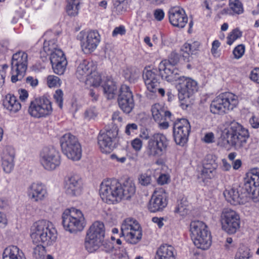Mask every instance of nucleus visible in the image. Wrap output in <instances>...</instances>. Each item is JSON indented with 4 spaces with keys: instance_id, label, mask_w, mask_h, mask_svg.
<instances>
[{
    "instance_id": "f257e3e1",
    "label": "nucleus",
    "mask_w": 259,
    "mask_h": 259,
    "mask_svg": "<svg viewBox=\"0 0 259 259\" xmlns=\"http://www.w3.org/2000/svg\"><path fill=\"white\" fill-rule=\"evenodd\" d=\"M136 193L135 183L127 180L122 183L116 179H107L100 185V196L103 202L116 204L122 200H130Z\"/></svg>"
},
{
    "instance_id": "f03ea898",
    "label": "nucleus",
    "mask_w": 259,
    "mask_h": 259,
    "mask_svg": "<svg viewBox=\"0 0 259 259\" xmlns=\"http://www.w3.org/2000/svg\"><path fill=\"white\" fill-rule=\"evenodd\" d=\"M226 199L231 204H243L249 195L253 199H259V168H250L244 178V188H232L224 192Z\"/></svg>"
},
{
    "instance_id": "7ed1b4c3",
    "label": "nucleus",
    "mask_w": 259,
    "mask_h": 259,
    "mask_svg": "<svg viewBox=\"0 0 259 259\" xmlns=\"http://www.w3.org/2000/svg\"><path fill=\"white\" fill-rule=\"evenodd\" d=\"M30 237L33 243L46 246L53 245L57 238V231L53 224L47 220H39L33 225Z\"/></svg>"
},
{
    "instance_id": "20e7f679",
    "label": "nucleus",
    "mask_w": 259,
    "mask_h": 259,
    "mask_svg": "<svg viewBox=\"0 0 259 259\" xmlns=\"http://www.w3.org/2000/svg\"><path fill=\"white\" fill-rule=\"evenodd\" d=\"M105 236V227L101 221L94 222L86 232L84 241L85 250L90 253L98 252Z\"/></svg>"
},
{
    "instance_id": "39448f33",
    "label": "nucleus",
    "mask_w": 259,
    "mask_h": 259,
    "mask_svg": "<svg viewBox=\"0 0 259 259\" xmlns=\"http://www.w3.org/2000/svg\"><path fill=\"white\" fill-rule=\"evenodd\" d=\"M144 139L148 140L145 153L149 157H159L165 154L169 147L170 141L166 136L155 133L150 137L146 134Z\"/></svg>"
},
{
    "instance_id": "423d86ee",
    "label": "nucleus",
    "mask_w": 259,
    "mask_h": 259,
    "mask_svg": "<svg viewBox=\"0 0 259 259\" xmlns=\"http://www.w3.org/2000/svg\"><path fill=\"white\" fill-rule=\"evenodd\" d=\"M191 236L194 245L198 248L205 250L209 248L212 242L210 231L202 221H194L190 225Z\"/></svg>"
},
{
    "instance_id": "0eeeda50",
    "label": "nucleus",
    "mask_w": 259,
    "mask_h": 259,
    "mask_svg": "<svg viewBox=\"0 0 259 259\" xmlns=\"http://www.w3.org/2000/svg\"><path fill=\"white\" fill-rule=\"evenodd\" d=\"M62 225L70 232L81 231L85 227V219L82 211L74 207L66 209L62 215Z\"/></svg>"
},
{
    "instance_id": "6e6552de",
    "label": "nucleus",
    "mask_w": 259,
    "mask_h": 259,
    "mask_svg": "<svg viewBox=\"0 0 259 259\" xmlns=\"http://www.w3.org/2000/svg\"><path fill=\"white\" fill-rule=\"evenodd\" d=\"M28 67V54L23 51L14 54L11 60V80L13 83L21 80L26 74Z\"/></svg>"
},
{
    "instance_id": "1a4fd4ad",
    "label": "nucleus",
    "mask_w": 259,
    "mask_h": 259,
    "mask_svg": "<svg viewBox=\"0 0 259 259\" xmlns=\"http://www.w3.org/2000/svg\"><path fill=\"white\" fill-rule=\"evenodd\" d=\"M28 112L35 118H46L53 112L52 103L44 96L34 98L30 102Z\"/></svg>"
},
{
    "instance_id": "9d476101",
    "label": "nucleus",
    "mask_w": 259,
    "mask_h": 259,
    "mask_svg": "<svg viewBox=\"0 0 259 259\" xmlns=\"http://www.w3.org/2000/svg\"><path fill=\"white\" fill-rule=\"evenodd\" d=\"M79 41L82 52L86 55L91 54L97 48L101 41V36L96 30H83L76 36Z\"/></svg>"
},
{
    "instance_id": "9b49d317",
    "label": "nucleus",
    "mask_w": 259,
    "mask_h": 259,
    "mask_svg": "<svg viewBox=\"0 0 259 259\" xmlns=\"http://www.w3.org/2000/svg\"><path fill=\"white\" fill-rule=\"evenodd\" d=\"M232 146L239 149L246 145L249 135L248 130L236 122H232L226 133Z\"/></svg>"
},
{
    "instance_id": "f8f14e48",
    "label": "nucleus",
    "mask_w": 259,
    "mask_h": 259,
    "mask_svg": "<svg viewBox=\"0 0 259 259\" xmlns=\"http://www.w3.org/2000/svg\"><path fill=\"white\" fill-rule=\"evenodd\" d=\"M39 161L46 170L52 171L60 166L61 156L59 151L53 146L45 147L40 152Z\"/></svg>"
},
{
    "instance_id": "ddd939ff",
    "label": "nucleus",
    "mask_w": 259,
    "mask_h": 259,
    "mask_svg": "<svg viewBox=\"0 0 259 259\" xmlns=\"http://www.w3.org/2000/svg\"><path fill=\"white\" fill-rule=\"evenodd\" d=\"M198 50V46H196L195 43L190 44L186 42L181 48V54L176 51H172L166 60L175 66L179 64L183 65L189 63L191 60V56L196 54Z\"/></svg>"
},
{
    "instance_id": "4468645a",
    "label": "nucleus",
    "mask_w": 259,
    "mask_h": 259,
    "mask_svg": "<svg viewBox=\"0 0 259 259\" xmlns=\"http://www.w3.org/2000/svg\"><path fill=\"white\" fill-rule=\"evenodd\" d=\"M221 223L223 230L229 234H235L240 227L239 214L230 208H225L221 214Z\"/></svg>"
},
{
    "instance_id": "2eb2a0df",
    "label": "nucleus",
    "mask_w": 259,
    "mask_h": 259,
    "mask_svg": "<svg viewBox=\"0 0 259 259\" xmlns=\"http://www.w3.org/2000/svg\"><path fill=\"white\" fill-rule=\"evenodd\" d=\"M118 135L116 128L101 130L98 136V144L101 152L110 153L115 148V141Z\"/></svg>"
},
{
    "instance_id": "dca6fc26",
    "label": "nucleus",
    "mask_w": 259,
    "mask_h": 259,
    "mask_svg": "<svg viewBox=\"0 0 259 259\" xmlns=\"http://www.w3.org/2000/svg\"><path fill=\"white\" fill-rule=\"evenodd\" d=\"M122 234L132 244L138 243L142 237V229L139 223L131 218L126 219L121 226Z\"/></svg>"
},
{
    "instance_id": "f3484780",
    "label": "nucleus",
    "mask_w": 259,
    "mask_h": 259,
    "mask_svg": "<svg viewBox=\"0 0 259 259\" xmlns=\"http://www.w3.org/2000/svg\"><path fill=\"white\" fill-rule=\"evenodd\" d=\"M191 132V125L188 119L178 118L173 123V136L175 142L184 146L188 141Z\"/></svg>"
},
{
    "instance_id": "a211bd4d",
    "label": "nucleus",
    "mask_w": 259,
    "mask_h": 259,
    "mask_svg": "<svg viewBox=\"0 0 259 259\" xmlns=\"http://www.w3.org/2000/svg\"><path fill=\"white\" fill-rule=\"evenodd\" d=\"M168 194L163 188H157L154 191L150 199L147 208L151 212L162 211L167 206Z\"/></svg>"
},
{
    "instance_id": "6ab92c4d",
    "label": "nucleus",
    "mask_w": 259,
    "mask_h": 259,
    "mask_svg": "<svg viewBox=\"0 0 259 259\" xmlns=\"http://www.w3.org/2000/svg\"><path fill=\"white\" fill-rule=\"evenodd\" d=\"M117 102L120 109L125 113H131L135 107L134 95L131 88L125 84H121L117 97Z\"/></svg>"
},
{
    "instance_id": "aec40b11",
    "label": "nucleus",
    "mask_w": 259,
    "mask_h": 259,
    "mask_svg": "<svg viewBox=\"0 0 259 259\" xmlns=\"http://www.w3.org/2000/svg\"><path fill=\"white\" fill-rule=\"evenodd\" d=\"M152 117L158 124L160 130H166L169 127L168 120H172V114L159 103H156L151 107Z\"/></svg>"
},
{
    "instance_id": "412c9836",
    "label": "nucleus",
    "mask_w": 259,
    "mask_h": 259,
    "mask_svg": "<svg viewBox=\"0 0 259 259\" xmlns=\"http://www.w3.org/2000/svg\"><path fill=\"white\" fill-rule=\"evenodd\" d=\"M82 180L77 174H70L64 179V189L65 192L71 196H76L80 195L82 190Z\"/></svg>"
},
{
    "instance_id": "4be33fe9",
    "label": "nucleus",
    "mask_w": 259,
    "mask_h": 259,
    "mask_svg": "<svg viewBox=\"0 0 259 259\" xmlns=\"http://www.w3.org/2000/svg\"><path fill=\"white\" fill-rule=\"evenodd\" d=\"M170 23L174 26L184 28L188 23V18L185 10L180 7L171 8L168 12Z\"/></svg>"
},
{
    "instance_id": "5701e85b",
    "label": "nucleus",
    "mask_w": 259,
    "mask_h": 259,
    "mask_svg": "<svg viewBox=\"0 0 259 259\" xmlns=\"http://www.w3.org/2000/svg\"><path fill=\"white\" fill-rule=\"evenodd\" d=\"M158 73L162 79L168 82L176 81L179 70L166 59L162 60L158 65Z\"/></svg>"
},
{
    "instance_id": "b1692460",
    "label": "nucleus",
    "mask_w": 259,
    "mask_h": 259,
    "mask_svg": "<svg viewBox=\"0 0 259 259\" xmlns=\"http://www.w3.org/2000/svg\"><path fill=\"white\" fill-rule=\"evenodd\" d=\"M49 59L54 72L57 74H63L66 69L67 61L64 52L60 49L51 53Z\"/></svg>"
},
{
    "instance_id": "393cba45",
    "label": "nucleus",
    "mask_w": 259,
    "mask_h": 259,
    "mask_svg": "<svg viewBox=\"0 0 259 259\" xmlns=\"http://www.w3.org/2000/svg\"><path fill=\"white\" fill-rule=\"evenodd\" d=\"M147 90L153 93L157 92L160 84V75L157 68L148 70L145 68L143 75Z\"/></svg>"
},
{
    "instance_id": "a878e982",
    "label": "nucleus",
    "mask_w": 259,
    "mask_h": 259,
    "mask_svg": "<svg viewBox=\"0 0 259 259\" xmlns=\"http://www.w3.org/2000/svg\"><path fill=\"white\" fill-rule=\"evenodd\" d=\"M179 94L190 97L198 90L197 82L190 77L181 76L179 78L177 84Z\"/></svg>"
},
{
    "instance_id": "bb28decb",
    "label": "nucleus",
    "mask_w": 259,
    "mask_h": 259,
    "mask_svg": "<svg viewBox=\"0 0 259 259\" xmlns=\"http://www.w3.org/2000/svg\"><path fill=\"white\" fill-rule=\"evenodd\" d=\"M218 166V163L216 160L212 158V156H207L200 174V178L202 179L203 182L214 177Z\"/></svg>"
},
{
    "instance_id": "cd10ccee",
    "label": "nucleus",
    "mask_w": 259,
    "mask_h": 259,
    "mask_svg": "<svg viewBox=\"0 0 259 259\" xmlns=\"http://www.w3.org/2000/svg\"><path fill=\"white\" fill-rule=\"evenodd\" d=\"M27 194L29 197L36 201H40L47 197L48 192L46 186L38 182L32 183L28 187Z\"/></svg>"
},
{
    "instance_id": "c85d7f7f",
    "label": "nucleus",
    "mask_w": 259,
    "mask_h": 259,
    "mask_svg": "<svg viewBox=\"0 0 259 259\" xmlns=\"http://www.w3.org/2000/svg\"><path fill=\"white\" fill-rule=\"evenodd\" d=\"M96 69L97 66L93 61L83 60L77 68L76 75L79 80L84 79Z\"/></svg>"
},
{
    "instance_id": "c756f323",
    "label": "nucleus",
    "mask_w": 259,
    "mask_h": 259,
    "mask_svg": "<svg viewBox=\"0 0 259 259\" xmlns=\"http://www.w3.org/2000/svg\"><path fill=\"white\" fill-rule=\"evenodd\" d=\"M15 152L14 150L11 147H7L4 150L2 161L4 170L6 173H10L14 168Z\"/></svg>"
},
{
    "instance_id": "7c9ffc66",
    "label": "nucleus",
    "mask_w": 259,
    "mask_h": 259,
    "mask_svg": "<svg viewBox=\"0 0 259 259\" xmlns=\"http://www.w3.org/2000/svg\"><path fill=\"white\" fill-rule=\"evenodd\" d=\"M209 109L210 112L214 115H224L228 113L221 94L211 101Z\"/></svg>"
},
{
    "instance_id": "2f4dec72",
    "label": "nucleus",
    "mask_w": 259,
    "mask_h": 259,
    "mask_svg": "<svg viewBox=\"0 0 259 259\" xmlns=\"http://www.w3.org/2000/svg\"><path fill=\"white\" fill-rule=\"evenodd\" d=\"M3 105L4 108L11 113L18 112L22 107L17 97L12 94H8L6 95L3 101Z\"/></svg>"
},
{
    "instance_id": "473e14b6",
    "label": "nucleus",
    "mask_w": 259,
    "mask_h": 259,
    "mask_svg": "<svg viewBox=\"0 0 259 259\" xmlns=\"http://www.w3.org/2000/svg\"><path fill=\"white\" fill-rule=\"evenodd\" d=\"M176 251L174 246L164 244L158 248L155 259H176Z\"/></svg>"
},
{
    "instance_id": "72a5a7b5",
    "label": "nucleus",
    "mask_w": 259,
    "mask_h": 259,
    "mask_svg": "<svg viewBox=\"0 0 259 259\" xmlns=\"http://www.w3.org/2000/svg\"><path fill=\"white\" fill-rule=\"evenodd\" d=\"M3 259H26L24 253L17 246L6 247L3 253Z\"/></svg>"
},
{
    "instance_id": "f704fd0d",
    "label": "nucleus",
    "mask_w": 259,
    "mask_h": 259,
    "mask_svg": "<svg viewBox=\"0 0 259 259\" xmlns=\"http://www.w3.org/2000/svg\"><path fill=\"white\" fill-rule=\"evenodd\" d=\"M60 146L62 152L68 150L69 153V148L73 146L75 147V145L80 144L77 138L70 133H66L60 139Z\"/></svg>"
},
{
    "instance_id": "c9c22d12",
    "label": "nucleus",
    "mask_w": 259,
    "mask_h": 259,
    "mask_svg": "<svg viewBox=\"0 0 259 259\" xmlns=\"http://www.w3.org/2000/svg\"><path fill=\"white\" fill-rule=\"evenodd\" d=\"M221 95L228 112L237 107L239 103L237 95L230 92L221 93Z\"/></svg>"
},
{
    "instance_id": "e433bc0d",
    "label": "nucleus",
    "mask_w": 259,
    "mask_h": 259,
    "mask_svg": "<svg viewBox=\"0 0 259 259\" xmlns=\"http://www.w3.org/2000/svg\"><path fill=\"white\" fill-rule=\"evenodd\" d=\"M189 202L186 197H183L177 201V204L174 212L182 217L186 216L189 212Z\"/></svg>"
},
{
    "instance_id": "4c0bfd02",
    "label": "nucleus",
    "mask_w": 259,
    "mask_h": 259,
    "mask_svg": "<svg viewBox=\"0 0 259 259\" xmlns=\"http://www.w3.org/2000/svg\"><path fill=\"white\" fill-rule=\"evenodd\" d=\"M102 82L101 74L98 72L97 69L93 71L85 78V84L89 87H99Z\"/></svg>"
},
{
    "instance_id": "58836bf2",
    "label": "nucleus",
    "mask_w": 259,
    "mask_h": 259,
    "mask_svg": "<svg viewBox=\"0 0 259 259\" xmlns=\"http://www.w3.org/2000/svg\"><path fill=\"white\" fill-rule=\"evenodd\" d=\"M228 6L232 16L241 15L244 12L243 4L240 0H229Z\"/></svg>"
},
{
    "instance_id": "ea45409f",
    "label": "nucleus",
    "mask_w": 259,
    "mask_h": 259,
    "mask_svg": "<svg viewBox=\"0 0 259 259\" xmlns=\"http://www.w3.org/2000/svg\"><path fill=\"white\" fill-rule=\"evenodd\" d=\"M68 158L73 161L79 160L81 157L82 150L80 144L75 145V147L73 146L69 148V153L68 150L63 152Z\"/></svg>"
},
{
    "instance_id": "a19ab883",
    "label": "nucleus",
    "mask_w": 259,
    "mask_h": 259,
    "mask_svg": "<svg viewBox=\"0 0 259 259\" xmlns=\"http://www.w3.org/2000/svg\"><path fill=\"white\" fill-rule=\"evenodd\" d=\"M66 11L68 15L75 16L78 13L80 4L82 0H66Z\"/></svg>"
},
{
    "instance_id": "79ce46f5",
    "label": "nucleus",
    "mask_w": 259,
    "mask_h": 259,
    "mask_svg": "<svg viewBox=\"0 0 259 259\" xmlns=\"http://www.w3.org/2000/svg\"><path fill=\"white\" fill-rule=\"evenodd\" d=\"M104 92L107 96L108 99H111L114 97L116 90V85L114 81L110 79H107L102 86Z\"/></svg>"
},
{
    "instance_id": "37998d69",
    "label": "nucleus",
    "mask_w": 259,
    "mask_h": 259,
    "mask_svg": "<svg viewBox=\"0 0 259 259\" xmlns=\"http://www.w3.org/2000/svg\"><path fill=\"white\" fill-rule=\"evenodd\" d=\"M123 75L131 83H134L139 77V71L134 67H127L123 71Z\"/></svg>"
},
{
    "instance_id": "c03bdc74",
    "label": "nucleus",
    "mask_w": 259,
    "mask_h": 259,
    "mask_svg": "<svg viewBox=\"0 0 259 259\" xmlns=\"http://www.w3.org/2000/svg\"><path fill=\"white\" fill-rule=\"evenodd\" d=\"M243 32L239 28H236L230 31L227 36L226 43L227 45H232L237 39L242 36Z\"/></svg>"
},
{
    "instance_id": "a18cd8bd",
    "label": "nucleus",
    "mask_w": 259,
    "mask_h": 259,
    "mask_svg": "<svg viewBox=\"0 0 259 259\" xmlns=\"http://www.w3.org/2000/svg\"><path fill=\"white\" fill-rule=\"evenodd\" d=\"M45 245L38 244L33 248V255L36 259H44L46 253Z\"/></svg>"
},
{
    "instance_id": "49530a36",
    "label": "nucleus",
    "mask_w": 259,
    "mask_h": 259,
    "mask_svg": "<svg viewBox=\"0 0 259 259\" xmlns=\"http://www.w3.org/2000/svg\"><path fill=\"white\" fill-rule=\"evenodd\" d=\"M61 83V80L59 77L55 75H49L47 77V83L50 88L60 87Z\"/></svg>"
},
{
    "instance_id": "de8ad7c7",
    "label": "nucleus",
    "mask_w": 259,
    "mask_h": 259,
    "mask_svg": "<svg viewBox=\"0 0 259 259\" xmlns=\"http://www.w3.org/2000/svg\"><path fill=\"white\" fill-rule=\"evenodd\" d=\"M63 92L61 89H57L53 95L55 103L60 109L63 108Z\"/></svg>"
},
{
    "instance_id": "09e8293b",
    "label": "nucleus",
    "mask_w": 259,
    "mask_h": 259,
    "mask_svg": "<svg viewBox=\"0 0 259 259\" xmlns=\"http://www.w3.org/2000/svg\"><path fill=\"white\" fill-rule=\"evenodd\" d=\"M138 130V126L136 123H128L125 127L124 133L127 136H133L137 134Z\"/></svg>"
},
{
    "instance_id": "8fccbe9b",
    "label": "nucleus",
    "mask_w": 259,
    "mask_h": 259,
    "mask_svg": "<svg viewBox=\"0 0 259 259\" xmlns=\"http://www.w3.org/2000/svg\"><path fill=\"white\" fill-rule=\"evenodd\" d=\"M98 112L95 107L87 109L84 113V118L88 120L95 119L98 116Z\"/></svg>"
},
{
    "instance_id": "3c124183",
    "label": "nucleus",
    "mask_w": 259,
    "mask_h": 259,
    "mask_svg": "<svg viewBox=\"0 0 259 259\" xmlns=\"http://www.w3.org/2000/svg\"><path fill=\"white\" fill-rule=\"evenodd\" d=\"M245 47L244 45L240 44L237 45L233 51V54L234 56V58L237 59L241 58L245 53Z\"/></svg>"
},
{
    "instance_id": "603ef678",
    "label": "nucleus",
    "mask_w": 259,
    "mask_h": 259,
    "mask_svg": "<svg viewBox=\"0 0 259 259\" xmlns=\"http://www.w3.org/2000/svg\"><path fill=\"white\" fill-rule=\"evenodd\" d=\"M143 144L142 140L138 138H136L131 141V145L132 148L137 153L139 152L141 150Z\"/></svg>"
},
{
    "instance_id": "864d4df0",
    "label": "nucleus",
    "mask_w": 259,
    "mask_h": 259,
    "mask_svg": "<svg viewBox=\"0 0 259 259\" xmlns=\"http://www.w3.org/2000/svg\"><path fill=\"white\" fill-rule=\"evenodd\" d=\"M49 46V44L44 42L42 50L40 51V57L43 62L47 61L48 57L49 55L50 56V53L49 52L50 50V49L48 48Z\"/></svg>"
},
{
    "instance_id": "5fc2aeb1",
    "label": "nucleus",
    "mask_w": 259,
    "mask_h": 259,
    "mask_svg": "<svg viewBox=\"0 0 259 259\" xmlns=\"http://www.w3.org/2000/svg\"><path fill=\"white\" fill-rule=\"evenodd\" d=\"M99 87H90L89 95L92 98V101H97L99 98Z\"/></svg>"
},
{
    "instance_id": "6e6d98bb",
    "label": "nucleus",
    "mask_w": 259,
    "mask_h": 259,
    "mask_svg": "<svg viewBox=\"0 0 259 259\" xmlns=\"http://www.w3.org/2000/svg\"><path fill=\"white\" fill-rule=\"evenodd\" d=\"M102 243V244L100 247V250L98 251H104L106 252L109 253L112 251L114 248L113 243H114V242L111 243L105 241L104 239Z\"/></svg>"
},
{
    "instance_id": "4d7b16f0",
    "label": "nucleus",
    "mask_w": 259,
    "mask_h": 259,
    "mask_svg": "<svg viewBox=\"0 0 259 259\" xmlns=\"http://www.w3.org/2000/svg\"><path fill=\"white\" fill-rule=\"evenodd\" d=\"M139 182L143 186H148L151 183V176L147 174H142L139 178Z\"/></svg>"
},
{
    "instance_id": "13d9d810",
    "label": "nucleus",
    "mask_w": 259,
    "mask_h": 259,
    "mask_svg": "<svg viewBox=\"0 0 259 259\" xmlns=\"http://www.w3.org/2000/svg\"><path fill=\"white\" fill-rule=\"evenodd\" d=\"M178 96H179V99L180 100V106L183 109H187L189 105L190 97H187L184 96V95H182V94H179Z\"/></svg>"
},
{
    "instance_id": "bf43d9fd",
    "label": "nucleus",
    "mask_w": 259,
    "mask_h": 259,
    "mask_svg": "<svg viewBox=\"0 0 259 259\" xmlns=\"http://www.w3.org/2000/svg\"><path fill=\"white\" fill-rule=\"evenodd\" d=\"M126 33L125 27L124 25H121L118 27H116L112 32L113 37H115L118 35H123Z\"/></svg>"
},
{
    "instance_id": "052dcab7",
    "label": "nucleus",
    "mask_w": 259,
    "mask_h": 259,
    "mask_svg": "<svg viewBox=\"0 0 259 259\" xmlns=\"http://www.w3.org/2000/svg\"><path fill=\"white\" fill-rule=\"evenodd\" d=\"M154 19L157 21H161L164 18L165 13L161 9H156L153 11Z\"/></svg>"
},
{
    "instance_id": "680f3d73",
    "label": "nucleus",
    "mask_w": 259,
    "mask_h": 259,
    "mask_svg": "<svg viewBox=\"0 0 259 259\" xmlns=\"http://www.w3.org/2000/svg\"><path fill=\"white\" fill-rule=\"evenodd\" d=\"M249 77L251 80L259 84V68L256 67L252 69Z\"/></svg>"
},
{
    "instance_id": "e2e57ef3",
    "label": "nucleus",
    "mask_w": 259,
    "mask_h": 259,
    "mask_svg": "<svg viewBox=\"0 0 259 259\" xmlns=\"http://www.w3.org/2000/svg\"><path fill=\"white\" fill-rule=\"evenodd\" d=\"M170 181V177L167 174H161L157 179V183L158 184L163 185L167 184Z\"/></svg>"
},
{
    "instance_id": "0e129e2a",
    "label": "nucleus",
    "mask_w": 259,
    "mask_h": 259,
    "mask_svg": "<svg viewBox=\"0 0 259 259\" xmlns=\"http://www.w3.org/2000/svg\"><path fill=\"white\" fill-rule=\"evenodd\" d=\"M44 42H47L48 44H49V46H48V48L50 49L49 52L50 53V55H51V53L52 52H54L55 51L57 50H59L57 48V44L56 40L55 39H52L49 40H45Z\"/></svg>"
},
{
    "instance_id": "69168bd1",
    "label": "nucleus",
    "mask_w": 259,
    "mask_h": 259,
    "mask_svg": "<svg viewBox=\"0 0 259 259\" xmlns=\"http://www.w3.org/2000/svg\"><path fill=\"white\" fill-rule=\"evenodd\" d=\"M221 46V43L218 40H214L212 43L211 53L214 57H216L218 52V49Z\"/></svg>"
},
{
    "instance_id": "338daca9",
    "label": "nucleus",
    "mask_w": 259,
    "mask_h": 259,
    "mask_svg": "<svg viewBox=\"0 0 259 259\" xmlns=\"http://www.w3.org/2000/svg\"><path fill=\"white\" fill-rule=\"evenodd\" d=\"M42 0H26L25 3L28 6H31L34 9H38L41 4Z\"/></svg>"
},
{
    "instance_id": "774afa93",
    "label": "nucleus",
    "mask_w": 259,
    "mask_h": 259,
    "mask_svg": "<svg viewBox=\"0 0 259 259\" xmlns=\"http://www.w3.org/2000/svg\"><path fill=\"white\" fill-rule=\"evenodd\" d=\"M19 99L21 102H25L28 98V93L25 89H20L18 90Z\"/></svg>"
}]
</instances>
